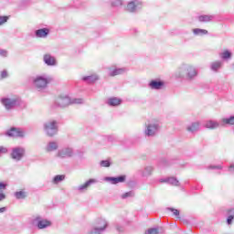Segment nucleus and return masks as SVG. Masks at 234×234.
<instances>
[{
    "label": "nucleus",
    "mask_w": 234,
    "mask_h": 234,
    "mask_svg": "<svg viewBox=\"0 0 234 234\" xmlns=\"http://www.w3.org/2000/svg\"><path fill=\"white\" fill-rule=\"evenodd\" d=\"M176 78H185L186 81H195L198 78V69L193 64L183 63L175 73Z\"/></svg>",
    "instance_id": "f257e3e1"
},
{
    "label": "nucleus",
    "mask_w": 234,
    "mask_h": 234,
    "mask_svg": "<svg viewBox=\"0 0 234 234\" xmlns=\"http://www.w3.org/2000/svg\"><path fill=\"white\" fill-rule=\"evenodd\" d=\"M81 103H83V99H70L69 95H59L55 100L53 107L65 109V107H69V105H81Z\"/></svg>",
    "instance_id": "f03ea898"
},
{
    "label": "nucleus",
    "mask_w": 234,
    "mask_h": 234,
    "mask_svg": "<svg viewBox=\"0 0 234 234\" xmlns=\"http://www.w3.org/2000/svg\"><path fill=\"white\" fill-rule=\"evenodd\" d=\"M0 103L3 105V107L10 112V111H14L16 107H19L21 105V99L17 96H11V97H3L0 100Z\"/></svg>",
    "instance_id": "7ed1b4c3"
},
{
    "label": "nucleus",
    "mask_w": 234,
    "mask_h": 234,
    "mask_svg": "<svg viewBox=\"0 0 234 234\" xmlns=\"http://www.w3.org/2000/svg\"><path fill=\"white\" fill-rule=\"evenodd\" d=\"M160 131V122L158 121H151L144 124V134L145 138H154Z\"/></svg>",
    "instance_id": "20e7f679"
},
{
    "label": "nucleus",
    "mask_w": 234,
    "mask_h": 234,
    "mask_svg": "<svg viewBox=\"0 0 234 234\" xmlns=\"http://www.w3.org/2000/svg\"><path fill=\"white\" fill-rule=\"evenodd\" d=\"M52 81V79L47 75H38L34 78L33 85L37 90H45L48 87V83Z\"/></svg>",
    "instance_id": "39448f33"
},
{
    "label": "nucleus",
    "mask_w": 234,
    "mask_h": 234,
    "mask_svg": "<svg viewBox=\"0 0 234 234\" xmlns=\"http://www.w3.org/2000/svg\"><path fill=\"white\" fill-rule=\"evenodd\" d=\"M43 129L47 136L52 138L58 134V122L56 121H47L43 124Z\"/></svg>",
    "instance_id": "423d86ee"
},
{
    "label": "nucleus",
    "mask_w": 234,
    "mask_h": 234,
    "mask_svg": "<svg viewBox=\"0 0 234 234\" xmlns=\"http://www.w3.org/2000/svg\"><path fill=\"white\" fill-rule=\"evenodd\" d=\"M33 224L37 227L38 229H47L52 226V222L48 219L43 218L41 216H37L33 219Z\"/></svg>",
    "instance_id": "0eeeda50"
},
{
    "label": "nucleus",
    "mask_w": 234,
    "mask_h": 234,
    "mask_svg": "<svg viewBox=\"0 0 234 234\" xmlns=\"http://www.w3.org/2000/svg\"><path fill=\"white\" fill-rule=\"evenodd\" d=\"M144 4L140 0H133L127 4L126 10L131 14H136V12L142 10Z\"/></svg>",
    "instance_id": "6e6552de"
},
{
    "label": "nucleus",
    "mask_w": 234,
    "mask_h": 234,
    "mask_svg": "<svg viewBox=\"0 0 234 234\" xmlns=\"http://www.w3.org/2000/svg\"><path fill=\"white\" fill-rule=\"evenodd\" d=\"M26 150L24 147L17 146L12 149L11 158L15 160V162H21L23 158H25Z\"/></svg>",
    "instance_id": "1a4fd4ad"
},
{
    "label": "nucleus",
    "mask_w": 234,
    "mask_h": 234,
    "mask_svg": "<svg viewBox=\"0 0 234 234\" xmlns=\"http://www.w3.org/2000/svg\"><path fill=\"white\" fill-rule=\"evenodd\" d=\"M165 86V82L160 79H154L148 82V89L151 90H162Z\"/></svg>",
    "instance_id": "9d476101"
},
{
    "label": "nucleus",
    "mask_w": 234,
    "mask_h": 234,
    "mask_svg": "<svg viewBox=\"0 0 234 234\" xmlns=\"http://www.w3.org/2000/svg\"><path fill=\"white\" fill-rule=\"evenodd\" d=\"M6 136L11 138H25V131L21 128L12 127L5 133Z\"/></svg>",
    "instance_id": "9b49d317"
},
{
    "label": "nucleus",
    "mask_w": 234,
    "mask_h": 234,
    "mask_svg": "<svg viewBox=\"0 0 234 234\" xmlns=\"http://www.w3.org/2000/svg\"><path fill=\"white\" fill-rule=\"evenodd\" d=\"M93 184H98V180L95 178H90L87 180L85 183L78 186L76 187V191H78V193H85L89 191V187H90V186H92Z\"/></svg>",
    "instance_id": "f8f14e48"
},
{
    "label": "nucleus",
    "mask_w": 234,
    "mask_h": 234,
    "mask_svg": "<svg viewBox=\"0 0 234 234\" xmlns=\"http://www.w3.org/2000/svg\"><path fill=\"white\" fill-rule=\"evenodd\" d=\"M56 156L58 158H72L74 156V150L70 147L62 148L58 151Z\"/></svg>",
    "instance_id": "ddd939ff"
},
{
    "label": "nucleus",
    "mask_w": 234,
    "mask_h": 234,
    "mask_svg": "<svg viewBox=\"0 0 234 234\" xmlns=\"http://www.w3.org/2000/svg\"><path fill=\"white\" fill-rule=\"evenodd\" d=\"M43 61L48 67H56L58 65V60L50 54H45L43 56Z\"/></svg>",
    "instance_id": "4468645a"
},
{
    "label": "nucleus",
    "mask_w": 234,
    "mask_h": 234,
    "mask_svg": "<svg viewBox=\"0 0 234 234\" xmlns=\"http://www.w3.org/2000/svg\"><path fill=\"white\" fill-rule=\"evenodd\" d=\"M108 70L109 76H111L112 78H114V76H121L122 74H125L127 72V69L125 68L110 67Z\"/></svg>",
    "instance_id": "2eb2a0df"
},
{
    "label": "nucleus",
    "mask_w": 234,
    "mask_h": 234,
    "mask_svg": "<svg viewBox=\"0 0 234 234\" xmlns=\"http://www.w3.org/2000/svg\"><path fill=\"white\" fill-rule=\"evenodd\" d=\"M81 80L85 83H88L89 85H92L93 83H96V81L100 80V76H98V74L96 73H93L88 76H83Z\"/></svg>",
    "instance_id": "dca6fc26"
},
{
    "label": "nucleus",
    "mask_w": 234,
    "mask_h": 234,
    "mask_svg": "<svg viewBox=\"0 0 234 234\" xmlns=\"http://www.w3.org/2000/svg\"><path fill=\"white\" fill-rule=\"evenodd\" d=\"M48 34H50V29L47 27L37 29L35 31L36 37H40L42 39L48 37Z\"/></svg>",
    "instance_id": "f3484780"
},
{
    "label": "nucleus",
    "mask_w": 234,
    "mask_h": 234,
    "mask_svg": "<svg viewBox=\"0 0 234 234\" xmlns=\"http://www.w3.org/2000/svg\"><path fill=\"white\" fill-rule=\"evenodd\" d=\"M108 227H109V222H107L105 218H101L97 219L96 225L94 226V228L99 229L102 232L105 231Z\"/></svg>",
    "instance_id": "a211bd4d"
},
{
    "label": "nucleus",
    "mask_w": 234,
    "mask_h": 234,
    "mask_svg": "<svg viewBox=\"0 0 234 234\" xmlns=\"http://www.w3.org/2000/svg\"><path fill=\"white\" fill-rule=\"evenodd\" d=\"M187 133H191V134H195V133H198L200 131V122H191L186 126Z\"/></svg>",
    "instance_id": "6ab92c4d"
},
{
    "label": "nucleus",
    "mask_w": 234,
    "mask_h": 234,
    "mask_svg": "<svg viewBox=\"0 0 234 234\" xmlns=\"http://www.w3.org/2000/svg\"><path fill=\"white\" fill-rule=\"evenodd\" d=\"M220 127V122L215 120H208L205 123V128L209 129L210 131H215Z\"/></svg>",
    "instance_id": "aec40b11"
},
{
    "label": "nucleus",
    "mask_w": 234,
    "mask_h": 234,
    "mask_svg": "<svg viewBox=\"0 0 234 234\" xmlns=\"http://www.w3.org/2000/svg\"><path fill=\"white\" fill-rule=\"evenodd\" d=\"M58 147H59V145L58 144L57 142L51 141L47 144V145L45 147V151H46V153H54V151H58Z\"/></svg>",
    "instance_id": "412c9836"
},
{
    "label": "nucleus",
    "mask_w": 234,
    "mask_h": 234,
    "mask_svg": "<svg viewBox=\"0 0 234 234\" xmlns=\"http://www.w3.org/2000/svg\"><path fill=\"white\" fill-rule=\"evenodd\" d=\"M106 103L110 107H118V105H122V99L117 97H112L107 100Z\"/></svg>",
    "instance_id": "4be33fe9"
},
{
    "label": "nucleus",
    "mask_w": 234,
    "mask_h": 234,
    "mask_svg": "<svg viewBox=\"0 0 234 234\" xmlns=\"http://www.w3.org/2000/svg\"><path fill=\"white\" fill-rule=\"evenodd\" d=\"M154 171V166L153 165H146L144 169L142 172L143 176H151L153 175V172Z\"/></svg>",
    "instance_id": "5701e85b"
},
{
    "label": "nucleus",
    "mask_w": 234,
    "mask_h": 234,
    "mask_svg": "<svg viewBox=\"0 0 234 234\" xmlns=\"http://www.w3.org/2000/svg\"><path fill=\"white\" fill-rule=\"evenodd\" d=\"M28 195L27 194V191L20 190L14 193V197L16 198V200H25Z\"/></svg>",
    "instance_id": "b1692460"
},
{
    "label": "nucleus",
    "mask_w": 234,
    "mask_h": 234,
    "mask_svg": "<svg viewBox=\"0 0 234 234\" xmlns=\"http://www.w3.org/2000/svg\"><path fill=\"white\" fill-rule=\"evenodd\" d=\"M213 16L211 15H202L197 17L199 23H209V21H213Z\"/></svg>",
    "instance_id": "393cba45"
},
{
    "label": "nucleus",
    "mask_w": 234,
    "mask_h": 234,
    "mask_svg": "<svg viewBox=\"0 0 234 234\" xmlns=\"http://www.w3.org/2000/svg\"><path fill=\"white\" fill-rule=\"evenodd\" d=\"M222 125H234V115L221 119Z\"/></svg>",
    "instance_id": "a878e982"
},
{
    "label": "nucleus",
    "mask_w": 234,
    "mask_h": 234,
    "mask_svg": "<svg viewBox=\"0 0 234 234\" xmlns=\"http://www.w3.org/2000/svg\"><path fill=\"white\" fill-rule=\"evenodd\" d=\"M222 67V61H214L210 64V69L213 72H218V69Z\"/></svg>",
    "instance_id": "bb28decb"
},
{
    "label": "nucleus",
    "mask_w": 234,
    "mask_h": 234,
    "mask_svg": "<svg viewBox=\"0 0 234 234\" xmlns=\"http://www.w3.org/2000/svg\"><path fill=\"white\" fill-rule=\"evenodd\" d=\"M65 180V175H57L52 179V184L58 186V184L63 182Z\"/></svg>",
    "instance_id": "cd10ccee"
},
{
    "label": "nucleus",
    "mask_w": 234,
    "mask_h": 234,
    "mask_svg": "<svg viewBox=\"0 0 234 234\" xmlns=\"http://www.w3.org/2000/svg\"><path fill=\"white\" fill-rule=\"evenodd\" d=\"M193 34L194 36H207L208 31L206 29L194 28Z\"/></svg>",
    "instance_id": "c85d7f7f"
},
{
    "label": "nucleus",
    "mask_w": 234,
    "mask_h": 234,
    "mask_svg": "<svg viewBox=\"0 0 234 234\" xmlns=\"http://www.w3.org/2000/svg\"><path fill=\"white\" fill-rule=\"evenodd\" d=\"M110 4L112 8H119L123 5V0H110Z\"/></svg>",
    "instance_id": "c756f323"
},
{
    "label": "nucleus",
    "mask_w": 234,
    "mask_h": 234,
    "mask_svg": "<svg viewBox=\"0 0 234 234\" xmlns=\"http://www.w3.org/2000/svg\"><path fill=\"white\" fill-rule=\"evenodd\" d=\"M100 165L101 167H111L112 165V161H111V159L101 160Z\"/></svg>",
    "instance_id": "7c9ffc66"
},
{
    "label": "nucleus",
    "mask_w": 234,
    "mask_h": 234,
    "mask_svg": "<svg viewBox=\"0 0 234 234\" xmlns=\"http://www.w3.org/2000/svg\"><path fill=\"white\" fill-rule=\"evenodd\" d=\"M125 180H127L126 176H115V186L118 184H123V182H125Z\"/></svg>",
    "instance_id": "2f4dec72"
},
{
    "label": "nucleus",
    "mask_w": 234,
    "mask_h": 234,
    "mask_svg": "<svg viewBox=\"0 0 234 234\" xmlns=\"http://www.w3.org/2000/svg\"><path fill=\"white\" fill-rule=\"evenodd\" d=\"M167 211H171L176 218H180V210L174 207H167Z\"/></svg>",
    "instance_id": "473e14b6"
},
{
    "label": "nucleus",
    "mask_w": 234,
    "mask_h": 234,
    "mask_svg": "<svg viewBox=\"0 0 234 234\" xmlns=\"http://www.w3.org/2000/svg\"><path fill=\"white\" fill-rule=\"evenodd\" d=\"M168 184H170V186H180V182L178 181V179H176V177H168Z\"/></svg>",
    "instance_id": "72a5a7b5"
},
{
    "label": "nucleus",
    "mask_w": 234,
    "mask_h": 234,
    "mask_svg": "<svg viewBox=\"0 0 234 234\" xmlns=\"http://www.w3.org/2000/svg\"><path fill=\"white\" fill-rule=\"evenodd\" d=\"M104 182H108V184H112V186H116V177L106 176L104 177Z\"/></svg>",
    "instance_id": "f704fd0d"
},
{
    "label": "nucleus",
    "mask_w": 234,
    "mask_h": 234,
    "mask_svg": "<svg viewBox=\"0 0 234 234\" xmlns=\"http://www.w3.org/2000/svg\"><path fill=\"white\" fill-rule=\"evenodd\" d=\"M220 56H221V58H222L223 59H230L232 54H231V51H229V50L227 49V50L223 51V52L220 54Z\"/></svg>",
    "instance_id": "c9c22d12"
},
{
    "label": "nucleus",
    "mask_w": 234,
    "mask_h": 234,
    "mask_svg": "<svg viewBox=\"0 0 234 234\" xmlns=\"http://www.w3.org/2000/svg\"><path fill=\"white\" fill-rule=\"evenodd\" d=\"M133 197H134V191H129L122 194L121 196V198H122V200H125V198H133Z\"/></svg>",
    "instance_id": "e433bc0d"
},
{
    "label": "nucleus",
    "mask_w": 234,
    "mask_h": 234,
    "mask_svg": "<svg viewBox=\"0 0 234 234\" xmlns=\"http://www.w3.org/2000/svg\"><path fill=\"white\" fill-rule=\"evenodd\" d=\"M103 231L100 230V229L93 227L90 230H89L88 234H102Z\"/></svg>",
    "instance_id": "4c0bfd02"
},
{
    "label": "nucleus",
    "mask_w": 234,
    "mask_h": 234,
    "mask_svg": "<svg viewBox=\"0 0 234 234\" xmlns=\"http://www.w3.org/2000/svg\"><path fill=\"white\" fill-rule=\"evenodd\" d=\"M9 17L6 16H0V27H3L5 23L8 22Z\"/></svg>",
    "instance_id": "58836bf2"
},
{
    "label": "nucleus",
    "mask_w": 234,
    "mask_h": 234,
    "mask_svg": "<svg viewBox=\"0 0 234 234\" xmlns=\"http://www.w3.org/2000/svg\"><path fill=\"white\" fill-rule=\"evenodd\" d=\"M160 231L158 229H149L148 230L145 231V234H159Z\"/></svg>",
    "instance_id": "ea45409f"
},
{
    "label": "nucleus",
    "mask_w": 234,
    "mask_h": 234,
    "mask_svg": "<svg viewBox=\"0 0 234 234\" xmlns=\"http://www.w3.org/2000/svg\"><path fill=\"white\" fill-rule=\"evenodd\" d=\"M8 153V149L5 146H0V156L1 154H6Z\"/></svg>",
    "instance_id": "a19ab883"
},
{
    "label": "nucleus",
    "mask_w": 234,
    "mask_h": 234,
    "mask_svg": "<svg viewBox=\"0 0 234 234\" xmlns=\"http://www.w3.org/2000/svg\"><path fill=\"white\" fill-rule=\"evenodd\" d=\"M233 218H234V216H233V215H230V216L228 217V218H227V224H228L229 226H230V224L233 223Z\"/></svg>",
    "instance_id": "79ce46f5"
},
{
    "label": "nucleus",
    "mask_w": 234,
    "mask_h": 234,
    "mask_svg": "<svg viewBox=\"0 0 234 234\" xmlns=\"http://www.w3.org/2000/svg\"><path fill=\"white\" fill-rule=\"evenodd\" d=\"M0 56H2V58H6L8 56V51L0 49Z\"/></svg>",
    "instance_id": "37998d69"
},
{
    "label": "nucleus",
    "mask_w": 234,
    "mask_h": 234,
    "mask_svg": "<svg viewBox=\"0 0 234 234\" xmlns=\"http://www.w3.org/2000/svg\"><path fill=\"white\" fill-rule=\"evenodd\" d=\"M1 78H2V80H5V78H8V72L6 70H3L1 72Z\"/></svg>",
    "instance_id": "c03bdc74"
},
{
    "label": "nucleus",
    "mask_w": 234,
    "mask_h": 234,
    "mask_svg": "<svg viewBox=\"0 0 234 234\" xmlns=\"http://www.w3.org/2000/svg\"><path fill=\"white\" fill-rule=\"evenodd\" d=\"M168 181H169V177L162 178L159 180V182H161V184H168Z\"/></svg>",
    "instance_id": "a18cd8bd"
},
{
    "label": "nucleus",
    "mask_w": 234,
    "mask_h": 234,
    "mask_svg": "<svg viewBox=\"0 0 234 234\" xmlns=\"http://www.w3.org/2000/svg\"><path fill=\"white\" fill-rule=\"evenodd\" d=\"M115 229H116V230L119 231V232L123 231V227H122V226H120V225H118V224L115 225Z\"/></svg>",
    "instance_id": "49530a36"
},
{
    "label": "nucleus",
    "mask_w": 234,
    "mask_h": 234,
    "mask_svg": "<svg viewBox=\"0 0 234 234\" xmlns=\"http://www.w3.org/2000/svg\"><path fill=\"white\" fill-rule=\"evenodd\" d=\"M208 169H222L221 165H210L208 166Z\"/></svg>",
    "instance_id": "de8ad7c7"
},
{
    "label": "nucleus",
    "mask_w": 234,
    "mask_h": 234,
    "mask_svg": "<svg viewBox=\"0 0 234 234\" xmlns=\"http://www.w3.org/2000/svg\"><path fill=\"white\" fill-rule=\"evenodd\" d=\"M6 189V184L0 182V191Z\"/></svg>",
    "instance_id": "09e8293b"
},
{
    "label": "nucleus",
    "mask_w": 234,
    "mask_h": 234,
    "mask_svg": "<svg viewBox=\"0 0 234 234\" xmlns=\"http://www.w3.org/2000/svg\"><path fill=\"white\" fill-rule=\"evenodd\" d=\"M6 198V196L4 193H0V202L1 200H5Z\"/></svg>",
    "instance_id": "8fccbe9b"
},
{
    "label": "nucleus",
    "mask_w": 234,
    "mask_h": 234,
    "mask_svg": "<svg viewBox=\"0 0 234 234\" xmlns=\"http://www.w3.org/2000/svg\"><path fill=\"white\" fill-rule=\"evenodd\" d=\"M229 171H230V173H234V165H230Z\"/></svg>",
    "instance_id": "3c124183"
},
{
    "label": "nucleus",
    "mask_w": 234,
    "mask_h": 234,
    "mask_svg": "<svg viewBox=\"0 0 234 234\" xmlns=\"http://www.w3.org/2000/svg\"><path fill=\"white\" fill-rule=\"evenodd\" d=\"M6 211V207H0V213H5Z\"/></svg>",
    "instance_id": "603ef678"
},
{
    "label": "nucleus",
    "mask_w": 234,
    "mask_h": 234,
    "mask_svg": "<svg viewBox=\"0 0 234 234\" xmlns=\"http://www.w3.org/2000/svg\"><path fill=\"white\" fill-rule=\"evenodd\" d=\"M23 2H25V1H28V0H22Z\"/></svg>",
    "instance_id": "864d4df0"
},
{
    "label": "nucleus",
    "mask_w": 234,
    "mask_h": 234,
    "mask_svg": "<svg viewBox=\"0 0 234 234\" xmlns=\"http://www.w3.org/2000/svg\"><path fill=\"white\" fill-rule=\"evenodd\" d=\"M163 162H165V159H163Z\"/></svg>",
    "instance_id": "5fc2aeb1"
}]
</instances>
